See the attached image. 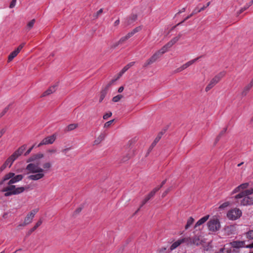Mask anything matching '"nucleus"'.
I'll use <instances>...</instances> for the list:
<instances>
[{"label":"nucleus","instance_id":"obj_5","mask_svg":"<svg viewBox=\"0 0 253 253\" xmlns=\"http://www.w3.org/2000/svg\"><path fill=\"white\" fill-rule=\"evenodd\" d=\"M209 229L211 231H216L219 229L220 223L216 217L211 218L208 223Z\"/></svg>","mask_w":253,"mask_h":253},{"label":"nucleus","instance_id":"obj_46","mask_svg":"<svg viewBox=\"0 0 253 253\" xmlns=\"http://www.w3.org/2000/svg\"><path fill=\"white\" fill-rule=\"evenodd\" d=\"M128 39V37H127L126 35L125 36L122 37L120 39L119 42L121 43L122 44L123 43H124Z\"/></svg>","mask_w":253,"mask_h":253},{"label":"nucleus","instance_id":"obj_53","mask_svg":"<svg viewBox=\"0 0 253 253\" xmlns=\"http://www.w3.org/2000/svg\"><path fill=\"white\" fill-rule=\"evenodd\" d=\"M241 188L240 187H239V185L238 186H237V187H236L234 190L233 191H232V194H234V193H236L237 192H239L240 190H241Z\"/></svg>","mask_w":253,"mask_h":253},{"label":"nucleus","instance_id":"obj_40","mask_svg":"<svg viewBox=\"0 0 253 253\" xmlns=\"http://www.w3.org/2000/svg\"><path fill=\"white\" fill-rule=\"evenodd\" d=\"M159 190V188H156V187H155V188H154V189H153V190H152V191H151L149 193V194L150 195V196L152 198H153V197L155 196V195L157 191H158Z\"/></svg>","mask_w":253,"mask_h":253},{"label":"nucleus","instance_id":"obj_39","mask_svg":"<svg viewBox=\"0 0 253 253\" xmlns=\"http://www.w3.org/2000/svg\"><path fill=\"white\" fill-rule=\"evenodd\" d=\"M10 106V104H9L7 106H6L3 111L0 113V118L2 117L3 116H4L6 113L8 111V110L9 109V107Z\"/></svg>","mask_w":253,"mask_h":253},{"label":"nucleus","instance_id":"obj_44","mask_svg":"<svg viewBox=\"0 0 253 253\" xmlns=\"http://www.w3.org/2000/svg\"><path fill=\"white\" fill-rule=\"evenodd\" d=\"M103 12V9L101 8L96 13H95L93 15V17L94 18H97L98 16L100 15L101 14H102Z\"/></svg>","mask_w":253,"mask_h":253},{"label":"nucleus","instance_id":"obj_42","mask_svg":"<svg viewBox=\"0 0 253 253\" xmlns=\"http://www.w3.org/2000/svg\"><path fill=\"white\" fill-rule=\"evenodd\" d=\"M142 29V27L141 26H138L136 28H135L134 29H133L131 33L134 35L135 33L140 31Z\"/></svg>","mask_w":253,"mask_h":253},{"label":"nucleus","instance_id":"obj_19","mask_svg":"<svg viewBox=\"0 0 253 253\" xmlns=\"http://www.w3.org/2000/svg\"><path fill=\"white\" fill-rule=\"evenodd\" d=\"M105 133H101L98 137L94 141L93 145H98L100 143L105 137Z\"/></svg>","mask_w":253,"mask_h":253},{"label":"nucleus","instance_id":"obj_7","mask_svg":"<svg viewBox=\"0 0 253 253\" xmlns=\"http://www.w3.org/2000/svg\"><path fill=\"white\" fill-rule=\"evenodd\" d=\"M232 247L234 248H240L246 247L247 248H253V243L249 245L246 246L245 241H234L230 243Z\"/></svg>","mask_w":253,"mask_h":253},{"label":"nucleus","instance_id":"obj_64","mask_svg":"<svg viewBox=\"0 0 253 253\" xmlns=\"http://www.w3.org/2000/svg\"><path fill=\"white\" fill-rule=\"evenodd\" d=\"M134 64H135V62H131L129 63L128 64H127L126 65L129 68L131 67H132V66H133L134 65Z\"/></svg>","mask_w":253,"mask_h":253},{"label":"nucleus","instance_id":"obj_13","mask_svg":"<svg viewBox=\"0 0 253 253\" xmlns=\"http://www.w3.org/2000/svg\"><path fill=\"white\" fill-rule=\"evenodd\" d=\"M197 8H195L194 9L192 12L189 15H188L187 16H186L183 21H182L181 22L178 23L177 24H176L175 26H173L172 27V29H174L175 28L176 26H179L180 25H181L184 21H186L187 20H188V19H189L190 18H191L192 16H193L195 14H196L197 13H199V12H197Z\"/></svg>","mask_w":253,"mask_h":253},{"label":"nucleus","instance_id":"obj_35","mask_svg":"<svg viewBox=\"0 0 253 253\" xmlns=\"http://www.w3.org/2000/svg\"><path fill=\"white\" fill-rule=\"evenodd\" d=\"M226 130H227V128H224V129L223 130H222L220 132V133L218 134V135L216 138L215 143H217L219 140V139H220L221 137L222 136V135L224 134V133L225 132Z\"/></svg>","mask_w":253,"mask_h":253},{"label":"nucleus","instance_id":"obj_14","mask_svg":"<svg viewBox=\"0 0 253 253\" xmlns=\"http://www.w3.org/2000/svg\"><path fill=\"white\" fill-rule=\"evenodd\" d=\"M168 42L163 46L160 50L157 51L156 52L158 54V55L161 57L164 53H166L169 48L171 47V46L169 45Z\"/></svg>","mask_w":253,"mask_h":253},{"label":"nucleus","instance_id":"obj_27","mask_svg":"<svg viewBox=\"0 0 253 253\" xmlns=\"http://www.w3.org/2000/svg\"><path fill=\"white\" fill-rule=\"evenodd\" d=\"M107 92L108 91H106V89H102V90L100 92V95L99 100L100 103L103 101V100L106 96V95L107 93Z\"/></svg>","mask_w":253,"mask_h":253},{"label":"nucleus","instance_id":"obj_18","mask_svg":"<svg viewBox=\"0 0 253 253\" xmlns=\"http://www.w3.org/2000/svg\"><path fill=\"white\" fill-rule=\"evenodd\" d=\"M209 218V215H206L201 219H200L195 224L194 228H196L197 227L203 224Z\"/></svg>","mask_w":253,"mask_h":253},{"label":"nucleus","instance_id":"obj_2","mask_svg":"<svg viewBox=\"0 0 253 253\" xmlns=\"http://www.w3.org/2000/svg\"><path fill=\"white\" fill-rule=\"evenodd\" d=\"M51 164L50 162H46L43 164L42 168L40 167L38 162L30 163L27 165L26 169L29 173H33L28 176V179L31 180H38L44 177L45 174L51 168Z\"/></svg>","mask_w":253,"mask_h":253},{"label":"nucleus","instance_id":"obj_16","mask_svg":"<svg viewBox=\"0 0 253 253\" xmlns=\"http://www.w3.org/2000/svg\"><path fill=\"white\" fill-rule=\"evenodd\" d=\"M163 134V133L162 132H160V133H159L155 139L154 141L151 144V145L149 148V150H152V149L156 146L157 143L159 141V140L161 138Z\"/></svg>","mask_w":253,"mask_h":253},{"label":"nucleus","instance_id":"obj_9","mask_svg":"<svg viewBox=\"0 0 253 253\" xmlns=\"http://www.w3.org/2000/svg\"><path fill=\"white\" fill-rule=\"evenodd\" d=\"M137 19V15L136 14H131L126 20L125 25L126 26H129L134 23Z\"/></svg>","mask_w":253,"mask_h":253},{"label":"nucleus","instance_id":"obj_51","mask_svg":"<svg viewBox=\"0 0 253 253\" xmlns=\"http://www.w3.org/2000/svg\"><path fill=\"white\" fill-rule=\"evenodd\" d=\"M10 156L13 158L14 160H15L18 158V157L20 156V155H18L16 152H14Z\"/></svg>","mask_w":253,"mask_h":253},{"label":"nucleus","instance_id":"obj_28","mask_svg":"<svg viewBox=\"0 0 253 253\" xmlns=\"http://www.w3.org/2000/svg\"><path fill=\"white\" fill-rule=\"evenodd\" d=\"M18 53L15 50L13 51L8 56V62H10L13 60V59L16 57Z\"/></svg>","mask_w":253,"mask_h":253},{"label":"nucleus","instance_id":"obj_12","mask_svg":"<svg viewBox=\"0 0 253 253\" xmlns=\"http://www.w3.org/2000/svg\"><path fill=\"white\" fill-rule=\"evenodd\" d=\"M57 85H54L53 86H50L49 87L46 91H45L42 95V96H45L47 95H49L50 94L54 92L56 90V87Z\"/></svg>","mask_w":253,"mask_h":253},{"label":"nucleus","instance_id":"obj_11","mask_svg":"<svg viewBox=\"0 0 253 253\" xmlns=\"http://www.w3.org/2000/svg\"><path fill=\"white\" fill-rule=\"evenodd\" d=\"M44 157V155L42 153H38L37 154L34 155L30 157L27 160V163L30 162H34L37 161V160L42 158Z\"/></svg>","mask_w":253,"mask_h":253},{"label":"nucleus","instance_id":"obj_38","mask_svg":"<svg viewBox=\"0 0 253 253\" xmlns=\"http://www.w3.org/2000/svg\"><path fill=\"white\" fill-rule=\"evenodd\" d=\"M129 68L127 65H126L121 70V71L119 73L118 78L121 77L127 70H128Z\"/></svg>","mask_w":253,"mask_h":253},{"label":"nucleus","instance_id":"obj_10","mask_svg":"<svg viewBox=\"0 0 253 253\" xmlns=\"http://www.w3.org/2000/svg\"><path fill=\"white\" fill-rule=\"evenodd\" d=\"M188 240V238H182L174 242L170 246V250L171 251L176 249L177 247H178L180 244L183 243H184L187 241Z\"/></svg>","mask_w":253,"mask_h":253},{"label":"nucleus","instance_id":"obj_32","mask_svg":"<svg viewBox=\"0 0 253 253\" xmlns=\"http://www.w3.org/2000/svg\"><path fill=\"white\" fill-rule=\"evenodd\" d=\"M78 127L77 124H72L67 126V131H71Z\"/></svg>","mask_w":253,"mask_h":253},{"label":"nucleus","instance_id":"obj_21","mask_svg":"<svg viewBox=\"0 0 253 253\" xmlns=\"http://www.w3.org/2000/svg\"><path fill=\"white\" fill-rule=\"evenodd\" d=\"M181 37V34H179L176 37L172 38L169 42H168L169 45L171 46V47L175 43L179 41Z\"/></svg>","mask_w":253,"mask_h":253},{"label":"nucleus","instance_id":"obj_50","mask_svg":"<svg viewBox=\"0 0 253 253\" xmlns=\"http://www.w3.org/2000/svg\"><path fill=\"white\" fill-rule=\"evenodd\" d=\"M113 122H114V120H111V121H109L106 122L104 124V127H109L111 125V124L113 123Z\"/></svg>","mask_w":253,"mask_h":253},{"label":"nucleus","instance_id":"obj_57","mask_svg":"<svg viewBox=\"0 0 253 253\" xmlns=\"http://www.w3.org/2000/svg\"><path fill=\"white\" fill-rule=\"evenodd\" d=\"M37 210H33L32 211H31L29 214H30V216H33V217H34L35 214L36 213V212H37Z\"/></svg>","mask_w":253,"mask_h":253},{"label":"nucleus","instance_id":"obj_30","mask_svg":"<svg viewBox=\"0 0 253 253\" xmlns=\"http://www.w3.org/2000/svg\"><path fill=\"white\" fill-rule=\"evenodd\" d=\"M26 148V146L25 145H23L21 146V147H20L15 152H16L18 155L21 156L22 154V153H23V152L24 151V150H25Z\"/></svg>","mask_w":253,"mask_h":253},{"label":"nucleus","instance_id":"obj_56","mask_svg":"<svg viewBox=\"0 0 253 253\" xmlns=\"http://www.w3.org/2000/svg\"><path fill=\"white\" fill-rule=\"evenodd\" d=\"M152 64V63L150 62V61L148 59L144 64L143 67L146 68L148 65Z\"/></svg>","mask_w":253,"mask_h":253},{"label":"nucleus","instance_id":"obj_43","mask_svg":"<svg viewBox=\"0 0 253 253\" xmlns=\"http://www.w3.org/2000/svg\"><path fill=\"white\" fill-rule=\"evenodd\" d=\"M249 185V183L248 182L244 183L239 185V187H240L241 189L244 190L246 189L248 187Z\"/></svg>","mask_w":253,"mask_h":253},{"label":"nucleus","instance_id":"obj_58","mask_svg":"<svg viewBox=\"0 0 253 253\" xmlns=\"http://www.w3.org/2000/svg\"><path fill=\"white\" fill-rule=\"evenodd\" d=\"M185 69H186V68L185 67L184 64L181 66V67H180L179 68H178V69H177V72H181L182 71V70H184Z\"/></svg>","mask_w":253,"mask_h":253},{"label":"nucleus","instance_id":"obj_15","mask_svg":"<svg viewBox=\"0 0 253 253\" xmlns=\"http://www.w3.org/2000/svg\"><path fill=\"white\" fill-rule=\"evenodd\" d=\"M168 42L163 46L160 50L157 51L156 52L158 54V55L161 57L164 53H166L169 48L171 47V46L169 45Z\"/></svg>","mask_w":253,"mask_h":253},{"label":"nucleus","instance_id":"obj_47","mask_svg":"<svg viewBox=\"0 0 253 253\" xmlns=\"http://www.w3.org/2000/svg\"><path fill=\"white\" fill-rule=\"evenodd\" d=\"M112 115V114L111 112H108L103 115V118L104 120H107L108 118L110 117Z\"/></svg>","mask_w":253,"mask_h":253},{"label":"nucleus","instance_id":"obj_3","mask_svg":"<svg viewBox=\"0 0 253 253\" xmlns=\"http://www.w3.org/2000/svg\"><path fill=\"white\" fill-rule=\"evenodd\" d=\"M236 202L240 206L253 205V188L245 190L235 196Z\"/></svg>","mask_w":253,"mask_h":253},{"label":"nucleus","instance_id":"obj_34","mask_svg":"<svg viewBox=\"0 0 253 253\" xmlns=\"http://www.w3.org/2000/svg\"><path fill=\"white\" fill-rule=\"evenodd\" d=\"M200 57H197L194 59H193L192 60H190L187 62H186V63H185L184 64L185 67L186 68H187V67H188L189 66H190V65H191L192 64H193L195 62H196L198 59H199Z\"/></svg>","mask_w":253,"mask_h":253},{"label":"nucleus","instance_id":"obj_24","mask_svg":"<svg viewBox=\"0 0 253 253\" xmlns=\"http://www.w3.org/2000/svg\"><path fill=\"white\" fill-rule=\"evenodd\" d=\"M42 221L40 219L39 220L36 225L31 228L28 232V235H30L33 232H34L39 226H40L42 224Z\"/></svg>","mask_w":253,"mask_h":253},{"label":"nucleus","instance_id":"obj_45","mask_svg":"<svg viewBox=\"0 0 253 253\" xmlns=\"http://www.w3.org/2000/svg\"><path fill=\"white\" fill-rule=\"evenodd\" d=\"M210 4H211V2L210 1L208 2L206 5H204L200 9L198 10L197 12H200L201 11L205 10L208 6H209L210 5Z\"/></svg>","mask_w":253,"mask_h":253},{"label":"nucleus","instance_id":"obj_36","mask_svg":"<svg viewBox=\"0 0 253 253\" xmlns=\"http://www.w3.org/2000/svg\"><path fill=\"white\" fill-rule=\"evenodd\" d=\"M132 156V155L130 153L126 154L125 156H123L122 159V161L123 162H125L128 161Z\"/></svg>","mask_w":253,"mask_h":253},{"label":"nucleus","instance_id":"obj_4","mask_svg":"<svg viewBox=\"0 0 253 253\" xmlns=\"http://www.w3.org/2000/svg\"><path fill=\"white\" fill-rule=\"evenodd\" d=\"M225 73L224 72H221L216 76H215L210 81V83L207 85L205 88V91L208 92L216 84H217L221 79L224 77Z\"/></svg>","mask_w":253,"mask_h":253},{"label":"nucleus","instance_id":"obj_55","mask_svg":"<svg viewBox=\"0 0 253 253\" xmlns=\"http://www.w3.org/2000/svg\"><path fill=\"white\" fill-rule=\"evenodd\" d=\"M34 145L32 146L31 148H30L24 154V155L25 156H27L28 155V154H29L30 153V152H31V151L32 150V149L34 148Z\"/></svg>","mask_w":253,"mask_h":253},{"label":"nucleus","instance_id":"obj_60","mask_svg":"<svg viewBox=\"0 0 253 253\" xmlns=\"http://www.w3.org/2000/svg\"><path fill=\"white\" fill-rule=\"evenodd\" d=\"M119 78H117L115 79H113L109 83L111 85V86L112 85V84H114V83L119 79Z\"/></svg>","mask_w":253,"mask_h":253},{"label":"nucleus","instance_id":"obj_48","mask_svg":"<svg viewBox=\"0 0 253 253\" xmlns=\"http://www.w3.org/2000/svg\"><path fill=\"white\" fill-rule=\"evenodd\" d=\"M25 45V43H22L20 45L18 46V47L15 50L18 53H19V52L21 51V50L22 49V48L24 47Z\"/></svg>","mask_w":253,"mask_h":253},{"label":"nucleus","instance_id":"obj_22","mask_svg":"<svg viewBox=\"0 0 253 253\" xmlns=\"http://www.w3.org/2000/svg\"><path fill=\"white\" fill-rule=\"evenodd\" d=\"M151 198L152 197L150 196L149 194L146 195L144 199L142 201L141 205L140 208L137 210L136 212L139 211L141 207H142L145 204H146Z\"/></svg>","mask_w":253,"mask_h":253},{"label":"nucleus","instance_id":"obj_37","mask_svg":"<svg viewBox=\"0 0 253 253\" xmlns=\"http://www.w3.org/2000/svg\"><path fill=\"white\" fill-rule=\"evenodd\" d=\"M123 95L121 94L117 95L113 98L112 101L114 102H117L120 101L123 98Z\"/></svg>","mask_w":253,"mask_h":253},{"label":"nucleus","instance_id":"obj_54","mask_svg":"<svg viewBox=\"0 0 253 253\" xmlns=\"http://www.w3.org/2000/svg\"><path fill=\"white\" fill-rule=\"evenodd\" d=\"M171 190V188L169 187V188H168L165 192H164V193H163L162 194V197H165L167 194Z\"/></svg>","mask_w":253,"mask_h":253},{"label":"nucleus","instance_id":"obj_31","mask_svg":"<svg viewBox=\"0 0 253 253\" xmlns=\"http://www.w3.org/2000/svg\"><path fill=\"white\" fill-rule=\"evenodd\" d=\"M35 23V19H32V20H31L27 25L26 30L29 31L30 30H31L33 27Z\"/></svg>","mask_w":253,"mask_h":253},{"label":"nucleus","instance_id":"obj_29","mask_svg":"<svg viewBox=\"0 0 253 253\" xmlns=\"http://www.w3.org/2000/svg\"><path fill=\"white\" fill-rule=\"evenodd\" d=\"M194 219L193 217H190L187 222L185 228L186 230L188 229L189 227L193 223Z\"/></svg>","mask_w":253,"mask_h":253},{"label":"nucleus","instance_id":"obj_17","mask_svg":"<svg viewBox=\"0 0 253 253\" xmlns=\"http://www.w3.org/2000/svg\"><path fill=\"white\" fill-rule=\"evenodd\" d=\"M33 217L31 216H30V214H28L27 216L25 217L24 222L23 223L20 224L18 226V227L22 226H25L30 223L32 222L33 220Z\"/></svg>","mask_w":253,"mask_h":253},{"label":"nucleus","instance_id":"obj_25","mask_svg":"<svg viewBox=\"0 0 253 253\" xmlns=\"http://www.w3.org/2000/svg\"><path fill=\"white\" fill-rule=\"evenodd\" d=\"M252 86H253L249 84L245 86L241 93L242 95L244 96H246Z\"/></svg>","mask_w":253,"mask_h":253},{"label":"nucleus","instance_id":"obj_6","mask_svg":"<svg viewBox=\"0 0 253 253\" xmlns=\"http://www.w3.org/2000/svg\"><path fill=\"white\" fill-rule=\"evenodd\" d=\"M242 211L237 208L231 209L227 213V217L232 220H235L240 218L242 215Z\"/></svg>","mask_w":253,"mask_h":253},{"label":"nucleus","instance_id":"obj_62","mask_svg":"<svg viewBox=\"0 0 253 253\" xmlns=\"http://www.w3.org/2000/svg\"><path fill=\"white\" fill-rule=\"evenodd\" d=\"M119 78H117L115 79H113L109 83L111 85V86L112 85V84H114V83L119 79Z\"/></svg>","mask_w":253,"mask_h":253},{"label":"nucleus","instance_id":"obj_33","mask_svg":"<svg viewBox=\"0 0 253 253\" xmlns=\"http://www.w3.org/2000/svg\"><path fill=\"white\" fill-rule=\"evenodd\" d=\"M192 243L196 245H199L201 244L200 238L197 236H195L192 239Z\"/></svg>","mask_w":253,"mask_h":253},{"label":"nucleus","instance_id":"obj_23","mask_svg":"<svg viewBox=\"0 0 253 253\" xmlns=\"http://www.w3.org/2000/svg\"><path fill=\"white\" fill-rule=\"evenodd\" d=\"M14 161L15 160L13 159V158H12L11 156H10L5 161V162L2 165H3L5 167V168H6L8 165H9V167H10Z\"/></svg>","mask_w":253,"mask_h":253},{"label":"nucleus","instance_id":"obj_20","mask_svg":"<svg viewBox=\"0 0 253 253\" xmlns=\"http://www.w3.org/2000/svg\"><path fill=\"white\" fill-rule=\"evenodd\" d=\"M225 231L228 235H230L235 231V227L234 225L227 226L225 228Z\"/></svg>","mask_w":253,"mask_h":253},{"label":"nucleus","instance_id":"obj_49","mask_svg":"<svg viewBox=\"0 0 253 253\" xmlns=\"http://www.w3.org/2000/svg\"><path fill=\"white\" fill-rule=\"evenodd\" d=\"M229 205V202H225L224 203H223L222 205H221L219 208L221 209H224L226 207H227V206H228Z\"/></svg>","mask_w":253,"mask_h":253},{"label":"nucleus","instance_id":"obj_26","mask_svg":"<svg viewBox=\"0 0 253 253\" xmlns=\"http://www.w3.org/2000/svg\"><path fill=\"white\" fill-rule=\"evenodd\" d=\"M160 56L158 55L157 52H155L148 60L150 62L153 64L154 63Z\"/></svg>","mask_w":253,"mask_h":253},{"label":"nucleus","instance_id":"obj_8","mask_svg":"<svg viewBox=\"0 0 253 253\" xmlns=\"http://www.w3.org/2000/svg\"><path fill=\"white\" fill-rule=\"evenodd\" d=\"M55 140V136L54 135H52L44 138L38 145V147H40L43 145H47L52 144Z\"/></svg>","mask_w":253,"mask_h":253},{"label":"nucleus","instance_id":"obj_61","mask_svg":"<svg viewBox=\"0 0 253 253\" xmlns=\"http://www.w3.org/2000/svg\"><path fill=\"white\" fill-rule=\"evenodd\" d=\"M119 78H117L115 79H113L109 83L111 85V86L112 85V84H114V83L119 79Z\"/></svg>","mask_w":253,"mask_h":253},{"label":"nucleus","instance_id":"obj_1","mask_svg":"<svg viewBox=\"0 0 253 253\" xmlns=\"http://www.w3.org/2000/svg\"><path fill=\"white\" fill-rule=\"evenodd\" d=\"M22 174L15 175L14 172H10L6 174L0 181V186H3L1 192H4L5 197L18 195L23 193L25 188L24 187H16L13 184L16 183L23 178Z\"/></svg>","mask_w":253,"mask_h":253},{"label":"nucleus","instance_id":"obj_41","mask_svg":"<svg viewBox=\"0 0 253 253\" xmlns=\"http://www.w3.org/2000/svg\"><path fill=\"white\" fill-rule=\"evenodd\" d=\"M247 237L250 240H253V230H250L247 233Z\"/></svg>","mask_w":253,"mask_h":253},{"label":"nucleus","instance_id":"obj_63","mask_svg":"<svg viewBox=\"0 0 253 253\" xmlns=\"http://www.w3.org/2000/svg\"><path fill=\"white\" fill-rule=\"evenodd\" d=\"M122 44V43H120V42H119V41L118 42H116L115 43H114V44L112 46V48H116L117 46H118L119 44Z\"/></svg>","mask_w":253,"mask_h":253},{"label":"nucleus","instance_id":"obj_59","mask_svg":"<svg viewBox=\"0 0 253 253\" xmlns=\"http://www.w3.org/2000/svg\"><path fill=\"white\" fill-rule=\"evenodd\" d=\"M186 10V8L183 7L182 8V9L180 10L175 15V16H176L177 14H179L180 13H181L182 12H184Z\"/></svg>","mask_w":253,"mask_h":253},{"label":"nucleus","instance_id":"obj_52","mask_svg":"<svg viewBox=\"0 0 253 253\" xmlns=\"http://www.w3.org/2000/svg\"><path fill=\"white\" fill-rule=\"evenodd\" d=\"M16 3V0H12L10 3L9 8H13L15 6Z\"/></svg>","mask_w":253,"mask_h":253}]
</instances>
